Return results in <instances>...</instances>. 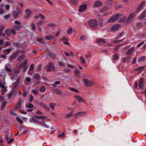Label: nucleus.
Listing matches in <instances>:
<instances>
[{"mask_svg": "<svg viewBox=\"0 0 146 146\" xmlns=\"http://www.w3.org/2000/svg\"><path fill=\"white\" fill-rule=\"evenodd\" d=\"M122 16V15L121 14L116 13L110 17L108 21L109 23L114 22Z\"/></svg>", "mask_w": 146, "mask_h": 146, "instance_id": "nucleus-1", "label": "nucleus"}, {"mask_svg": "<svg viewBox=\"0 0 146 146\" xmlns=\"http://www.w3.org/2000/svg\"><path fill=\"white\" fill-rule=\"evenodd\" d=\"M88 24L90 27L95 29L97 28L98 23L96 20L94 19H92L89 21Z\"/></svg>", "mask_w": 146, "mask_h": 146, "instance_id": "nucleus-2", "label": "nucleus"}, {"mask_svg": "<svg viewBox=\"0 0 146 146\" xmlns=\"http://www.w3.org/2000/svg\"><path fill=\"white\" fill-rule=\"evenodd\" d=\"M19 50H17L15 52L13 53L11 55L9 59V61L10 62H12L13 60L16 58L17 57L19 54Z\"/></svg>", "mask_w": 146, "mask_h": 146, "instance_id": "nucleus-3", "label": "nucleus"}, {"mask_svg": "<svg viewBox=\"0 0 146 146\" xmlns=\"http://www.w3.org/2000/svg\"><path fill=\"white\" fill-rule=\"evenodd\" d=\"M145 1H142L138 6L137 7L135 11V13H137L139 11L142 10L144 8L145 5Z\"/></svg>", "mask_w": 146, "mask_h": 146, "instance_id": "nucleus-4", "label": "nucleus"}, {"mask_svg": "<svg viewBox=\"0 0 146 146\" xmlns=\"http://www.w3.org/2000/svg\"><path fill=\"white\" fill-rule=\"evenodd\" d=\"M27 62L28 60L27 59L25 60L21 64L20 67H23V72H25L27 71Z\"/></svg>", "mask_w": 146, "mask_h": 146, "instance_id": "nucleus-5", "label": "nucleus"}, {"mask_svg": "<svg viewBox=\"0 0 146 146\" xmlns=\"http://www.w3.org/2000/svg\"><path fill=\"white\" fill-rule=\"evenodd\" d=\"M47 69L46 70L48 72H51L55 70V68L54 66V64L53 63L50 62L47 65Z\"/></svg>", "mask_w": 146, "mask_h": 146, "instance_id": "nucleus-6", "label": "nucleus"}, {"mask_svg": "<svg viewBox=\"0 0 146 146\" xmlns=\"http://www.w3.org/2000/svg\"><path fill=\"white\" fill-rule=\"evenodd\" d=\"M83 81L84 83L86 86L90 87L92 86L93 84L92 81H90L84 78Z\"/></svg>", "mask_w": 146, "mask_h": 146, "instance_id": "nucleus-7", "label": "nucleus"}, {"mask_svg": "<svg viewBox=\"0 0 146 146\" xmlns=\"http://www.w3.org/2000/svg\"><path fill=\"white\" fill-rule=\"evenodd\" d=\"M135 13H131L128 17L126 22L127 23L131 22L134 19V17L135 16Z\"/></svg>", "mask_w": 146, "mask_h": 146, "instance_id": "nucleus-8", "label": "nucleus"}, {"mask_svg": "<svg viewBox=\"0 0 146 146\" xmlns=\"http://www.w3.org/2000/svg\"><path fill=\"white\" fill-rule=\"evenodd\" d=\"M25 11L26 13V14L24 17V19H28L31 17L32 12L31 10L29 9H26Z\"/></svg>", "mask_w": 146, "mask_h": 146, "instance_id": "nucleus-9", "label": "nucleus"}, {"mask_svg": "<svg viewBox=\"0 0 146 146\" xmlns=\"http://www.w3.org/2000/svg\"><path fill=\"white\" fill-rule=\"evenodd\" d=\"M106 40L102 38H98L96 39L97 43L99 45L103 44L106 42Z\"/></svg>", "mask_w": 146, "mask_h": 146, "instance_id": "nucleus-10", "label": "nucleus"}, {"mask_svg": "<svg viewBox=\"0 0 146 146\" xmlns=\"http://www.w3.org/2000/svg\"><path fill=\"white\" fill-rule=\"evenodd\" d=\"M87 6V5L86 4H83L82 5L80 6L78 11L80 12H83L86 9Z\"/></svg>", "mask_w": 146, "mask_h": 146, "instance_id": "nucleus-11", "label": "nucleus"}, {"mask_svg": "<svg viewBox=\"0 0 146 146\" xmlns=\"http://www.w3.org/2000/svg\"><path fill=\"white\" fill-rule=\"evenodd\" d=\"M144 86V83L143 78H141L139 83V86L140 89H143Z\"/></svg>", "mask_w": 146, "mask_h": 146, "instance_id": "nucleus-12", "label": "nucleus"}, {"mask_svg": "<svg viewBox=\"0 0 146 146\" xmlns=\"http://www.w3.org/2000/svg\"><path fill=\"white\" fill-rule=\"evenodd\" d=\"M120 26L118 24H115L111 27V29L112 31H114L117 30L119 27Z\"/></svg>", "mask_w": 146, "mask_h": 146, "instance_id": "nucleus-13", "label": "nucleus"}, {"mask_svg": "<svg viewBox=\"0 0 146 146\" xmlns=\"http://www.w3.org/2000/svg\"><path fill=\"white\" fill-rule=\"evenodd\" d=\"M60 40L61 41H63V43L65 44L68 45L69 42H68V39L67 37H62L60 38Z\"/></svg>", "mask_w": 146, "mask_h": 146, "instance_id": "nucleus-14", "label": "nucleus"}, {"mask_svg": "<svg viewBox=\"0 0 146 146\" xmlns=\"http://www.w3.org/2000/svg\"><path fill=\"white\" fill-rule=\"evenodd\" d=\"M146 17V9L145 10L139 17V19H142Z\"/></svg>", "mask_w": 146, "mask_h": 146, "instance_id": "nucleus-15", "label": "nucleus"}, {"mask_svg": "<svg viewBox=\"0 0 146 146\" xmlns=\"http://www.w3.org/2000/svg\"><path fill=\"white\" fill-rule=\"evenodd\" d=\"M102 4V2L99 1H96L94 4V7H99L101 6Z\"/></svg>", "mask_w": 146, "mask_h": 146, "instance_id": "nucleus-16", "label": "nucleus"}, {"mask_svg": "<svg viewBox=\"0 0 146 146\" xmlns=\"http://www.w3.org/2000/svg\"><path fill=\"white\" fill-rule=\"evenodd\" d=\"M134 50V48L133 47H132L129 49V50L126 52V54L129 55L132 54L133 53Z\"/></svg>", "mask_w": 146, "mask_h": 146, "instance_id": "nucleus-17", "label": "nucleus"}, {"mask_svg": "<svg viewBox=\"0 0 146 146\" xmlns=\"http://www.w3.org/2000/svg\"><path fill=\"white\" fill-rule=\"evenodd\" d=\"M74 97L79 102H82L83 100H84L83 98H81L80 96H75Z\"/></svg>", "mask_w": 146, "mask_h": 146, "instance_id": "nucleus-18", "label": "nucleus"}, {"mask_svg": "<svg viewBox=\"0 0 146 146\" xmlns=\"http://www.w3.org/2000/svg\"><path fill=\"white\" fill-rule=\"evenodd\" d=\"M74 74L78 77H80V71L78 69H76L74 71Z\"/></svg>", "mask_w": 146, "mask_h": 146, "instance_id": "nucleus-19", "label": "nucleus"}, {"mask_svg": "<svg viewBox=\"0 0 146 146\" xmlns=\"http://www.w3.org/2000/svg\"><path fill=\"white\" fill-rule=\"evenodd\" d=\"M48 54L51 58L54 59H55L56 56V54L50 52H48Z\"/></svg>", "mask_w": 146, "mask_h": 146, "instance_id": "nucleus-20", "label": "nucleus"}, {"mask_svg": "<svg viewBox=\"0 0 146 146\" xmlns=\"http://www.w3.org/2000/svg\"><path fill=\"white\" fill-rule=\"evenodd\" d=\"M25 58V56L23 54L19 56L18 59L17 61L19 62H21Z\"/></svg>", "mask_w": 146, "mask_h": 146, "instance_id": "nucleus-21", "label": "nucleus"}, {"mask_svg": "<svg viewBox=\"0 0 146 146\" xmlns=\"http://www.w3.org/2000/svg\"><path fill=\"white\" fill-rule=\"evenodd\" d=\"M50 108L53 110H54V108L56 106V104L55 103H50L49 104Z\"/></svg>", "mask_w": 146, "mask_h": 146, "instance_id": "nucleus-22", "label": "nucleus"}, {"mask_svg": "<svg viewBox=\"0 0 146 146\" xmlns=\"http://www.w3.org/2000/svg\"><path fill=\"white\" fill-rule=\"evenodd\" d=\"M55 93L58 95H61L62 94V91L59 89H54Z\"/></svg>", "mask_w": 146, "mask_h": 146, "instance_id": "nucleus-23", "label": "nucleus"}, {"mask_svg": "<svg viewBox=\"0 0 146 146\" xmlns=\"http://www.w3.org/2000/svg\"><path fill=\"white\" fill-rule=\"evenodd\" d=\"M54 36L53 35L46 36L45 37L46 39L48 40H51L54 39Z\"/></svg>", "mask_w": 146, "mask_h": 146, "instance_id": "nucleus-24", "label": "nucleus"}, {"mask_svg": "<svg viewBox=\"0 0 146 146\" xmlns=\"http://www.w3.org/2000/svg\"><path fill=\"white\" fill-rule=\"evenodd\" d=\"M109 8L108 7H106L101 9L100 10V12L101 13H102L103 12L106 11Z\"/></svg>", "mask_w": 146, "mask_h": 146, "instance_id": "nucleus-25", "label": "nucleus"}, {"mask_svg": "<svg viewBox=\"0 0 146 146\" xmlns=\"http://www.w3.org/2000/svg\"><path fill=\"white\" fill-rule=\"evenodd\" d=\"M136 27L137 28H139L143 26V23L141 22H137L136 24Z\"/></svg>", "mask_w": 146, "mask_h": 146, "instance_id": "nucleus-26", "label": "nucleus"}, {"mask_svg": "<svg viewBox=\"0 0 146 146\" xmlns=\"http://www.w3.org/2000/svg\"><path fill=\"white\" fill-rule=\"evenodd\" d=\"M36 117V118L38 119H44L46 118V117L44 116H34Z\"/></svg>", "mask_w": 146, "mask_h": 146, "instance_id": "nucleus-27", "label": "nucleus"}, {"mask_svg": "<svg viewBox=\"0 0 146 146\" xmlns=\"http://www.w3.org/2000/svg\"><path fill=\"white\" fill-rule=\"evenodd\" d=\"M11 29H6L5 32L6 35L8 36H10L11 35Z\"/></svg>", "mask_w": 146, "mask_h": 146, "instance_id": "nucleus-28", "label": "nucleus"}, {"mask_svg": "<svg viewBox=\"0 0 146 146\" xmlns=\"http://www.w3.org/2000/svg\"><path fill=\"white\" fill-rule=\"evenodd\" d=\"M46 90V87L44 86H42L40 88V91L42 93H43L45 92Z\"/></svg>", "mask_w": 146, "mask_h": 146, "instance_id": "nucleus-29", "label": "nucleus"}, {"mask_svg": "<svg viewBox=\"0 0 146 146\" xmlns=\"http://www.w3.org/2000/svg\"><path fill=\"white\" fill-rule=\"evenodd\" d=\"M12 50V48H10L9 49H5L4 50L3 52L5 54V52H7V53H9L11 52Z\"/></svg>", "mask_w": 146, "mask_h": 146, "instance_id": "nucleus-30", "label": "nucleus"}, {"mask_svg": "<svg viewBox=\"0 0 146 146\" xmlns=\"http://www.w3.org/2000/svg\"><path fill=\"white\" fill-rule=\"evenodd\" d=\"M146 59V57L145 56H143L142 57H140L138 59V61L140 62L142 61H144Z\"/></svg>", "mask_w": 146, "mask_h": 146, "instance_id": "nucleus-31", "label": "nucleus"}, {"mask_svg": "<svg viewBox=\"0 0 146 146\" xmlns=\"http://www.w3.org/2000/svg\"><path fill=\"white\" fill-rule=\"evenodd\" d=\"M113 58L115 60H117L119 59L118 54H115L113 56Z\"/></svg>", "mask_w": 146, "mask_h": 146, "instance_id": "nucleus-32", "label": "nucleus"}, {"mask_svg": "<svg viewBox=\"0 0 146 146\" xmlns=\"http://www.w3.org/2000/svg\"><path fill=\"white\" fill-rule=\"evenodd\" d=\"M31 119L35 123L39 124L40 123V122L38 120H36V118L32 117L31 118Z\"/></svg>", "mask_w": 146, "mask_h": 146, "instance_id": "nucleus-33", "label": "nucleus"}, {"mask_svg": "<svg viewBox=\"0 0 146 146\" xmlns=\"http://www.w3.org/2000/svg\"><path fill=\"white\" fill-rule=\"evenodd\" d=\"M13 16L14 18H17L18 16V14L16 11H14L13 12Z\"/></svg>", "mask_w": 146, "mask_h": 146, "instance_id": "nucleus-34", "label": "nucleus"}, {"mask_svg": "<svg viewBox=\"0 0 146 146\" xmlns=\"http://www.w3.org/2000/svg\"><path fill=\"white\" fill-rule=\"evenodd\" d=\"M7 102H3L2 105L1 106V110H2L4 109V107L7 104Z\"/></svg>", "mask_w": 146, "mask_h": 146, "instance_id": "nucleus-35", "label": "nucleus"}, {"mask_svg": "<svg viewBox=\"0 0 146 146\" xmlns=\"http://www.w3.org/2000/svg\"><path fill=\"white\" fill-rule=\"evenodd\" d=\"M21 27H23L22 26H13V28L16 30L17 31H19L21 29Z\"/></svg>", "mask_w": 146, "mask_h": 146, "instance_id": "nucleus-36", "label": "nucleus"}, {"mask_svg": "<svg viewBox=\"0 0 146 146\" xmlns=\"http://www.w3.org/2000/svg\"><path fill=\"white\" fill-rule=\"evenodd\" d=\"M69 89L70 90L74 92H76L77 93H78L79 92V91L78 90L74 88L70 87L69 88Z\"/></svg>", "mask_w": 146, "mask_h": 146, "instance_id": "nucleus-37", "label": "nucleus"}, {"mask_svg": "<svg viewBox=\"0 0 146 146\" xmlns=\"http://www.w3.org/2000/svg\"><path fill=\"white\" fill-rule=\"evenodd\" d=\"M60 82L59 81H56L54 84L52 85V86L54 88H55L56 86L57 85L59 84Z\"/></svg>", "mask_w": 146, "mask_h": 146, "instance_id": "nucleus-38", "label": "nucleus"}, {"mask_svg": "<svg viewBox=\"0 0 146 146\" xmlns=\"http://www.w3.org/2000/svg\"><path fill=\"white\" fill-rule=\"evenodd\" d=\"M32 92L35 95H37L38 94V91L35 89H33L32 90Z\"/></svg>", "mask_w": 146, "mask_h": 146, "instance_id": "nucleus-39", "label": "nucleus"}, {"mask_svg": "<svg viewBox=\"0 0 146 146\" xmlns=\"http://www.w3.org/2000/svg\"><path fill=\"white\" fill-rule=\"evenodd\" d=\"M40 75L38 74H35L34 75V78L36 79H38L40 78Z\"/></svg>", "mask_w": 146, "mask_h": 146, "instance_id": "nucleus-40", "label": "nucleus"}, {"mask_svg": "<svg viewBox=\"0 0 146 146\" xmlns=\"http://www.w3.org/2000/svg\"><path fill=\"white\" fill-rule=\"evenodd\" d=\"M47 25L51 27H54L56 26V24L54 23H48Z\"/></svg>", "mask_w": 146, "mask_h": 146, "instance_id": "nucleus-41", "label": "nucleus"}, {"mask_svg": "<svg viewBox=\"0 0 146 146\" xmlns=\"http://www.w3.org/2000/svg\"><path fill=\"white\" fill-rule=\"evenodd\" d=\"M80 60L82 64H84L85 63V61L83 57H80Z\"/></svg>", "mask_w": 146, "mask_h": 146, "instance_id": "nucleus-42", "label": "nucleus"}, {"mask_svg": "<svg viewBox=\"0 0 146 146\" xmlns=\"http://www.w3.org/2000/svg\"><path fill=\"white\" fill-rule=\"evenodd\" d=\"M84 112H79L76 113L74 115L75 117H77L79 115H80L82 114H84Z\"/></svg>", "mask_w": 146, "mask_h": 146, "instance_id": "nucleus-43", "label": "nucleus"}, {"mask_svg": "<svg viewBox=\"0 0 146 146\" xmlns=\"http://www.w3.org/2000/svg\"><path fill=\"white\" fill-rule=\"evenodd\" d=\"M12 33L13 34L15 35L16 34V31L15 29H11V34Z\"/></svg>", "mask_w": 146, "mask_h": 146, "instance_id": "nucleus-44", "label": "nucleus"}, {"mask_svg": "<svg viewBox=\"0 0 146 146\" xmlns=\"http://www.w3.org/2000/svg\"><path fill=\"white\" fill-rule=\"evenodd\" d=\"M21 105L17 104V105L15 106V108L16 110L19 109L21 108Z\"/></svg>", "mask_w": 146, "mask_h": 146, "instance_id": "nucleus-45", "label": "nucleus"}, {"mask_svg": "<svg viewBox=\"0 0 146 146\" xmlns=\"http://www.w3.org/2000/svg\"><path fill=\"white\" fill-rule=\"evenodd\" d=\"M145 68L144 66H142L138 68H137L135 69V70L137 71L139 70H141L144 68Z\"/></svg>", "mask_w": 146, "mask_h": 146, "instance_id": "nucleus-46", "label": "nucleus"}, {"mask_svg": "<svg viewBox=\"0 0 146 146\" xmlns=\"http://www.w3.org/2000/svg\"><path fill=\"white\" fill-rule=\"evenodd\" d=\"M16 120L17 121L21 124H22L23 123V121L19 117H17L16 118Z\"/></svg>", "mask_w": 146, "mask_h": 146, "instance_id": "nucleus-47", "label": "nucleus"}, {"mask_svg": "<svg viewBox=\"0 0 146 146\" xmlns=\"http://www.w3.org/2000/svg\"><path fill=\"white\" fill-rule=\"evenodd\" d=\"M72 28L70 27L69 29L67 31V32L68 34H71L72 33Z\"/></svg>", "mask_w": 146, "mask_h": 146, "instance_id": "nucleus-48", "label": "nucleus"}, {"mask_svg": "<svg viewBox=\"0 0 146 146\" xmlns=\"http://www.w3.org/2000/svg\"><path fill=\"white\" fill-rule=\"evenodd\" d=\"M73 115V114L72 112H71L68 114H66V117H70L72 116Z\"/></svg>", "mask_w": 146, "mask_h": 146, "instance_id": "nucleus-49", "label": "nucleus"}, {"mask_svg": "<svg viewBox=\"0 0 146 146\" xmlns=\"http://www.w3.org/2000/svg\"><path fill=\"white\" fill-rule=\"evenodd\" d=\"M123 39L121 40H114L113 41L112 43H117L122 42Z\"/></svg>", "mask_w": 146, "mask_h": 146, "instance_id": "nucleus-50", "label": "nucleus"}, {"mask_svg": "<svg viewBox=\"0 0 146 146\" xmlns=\"http://www.w3.org/2000/svg\"><path fill=\"white\" fill-rule=\"evenodd\" d=\"M31 26L32 27V29L33 31L35 30V25L34 24L33 22L31 23Z\"/></svg>", "mask_w": 146, "mask_h": 146, "instance_id": "nucleus-51", "label": "nucleus"}, {"mask_svg": "<svg viewBox=\"0 0 146 146\" xmlns=\"http://www.w3.org/2000/svg\"><path fill=\"white\" fill-rule=\"evenodd\" d=\"M34 97L33 95H31L30 96V98L29 100V101L31 102L33 100Z\"/></svg>", "mask_w": 146, "mask_h": 146, "instance_id": "nucleus-52", "label": "nucleus"}, {"mask_svg": "<svg viewBox=\"0 0 146 146\" xmlns=\"http://www.w3.org/2000/svg\"><path fill=\"white\" fill-rule=\"evenodd\" d=\"M40 105L42 106L44 108L45 106L46 105V104L44 103L43 102H39Z\"/></svg>", "mask_w": 146, "mask_h": 146, "instance_id": "nucleus-53", "label": "nucleus"}, {"mask_svg": "<svg viewBox=\"0 0 146 146\" xmlns=\"http://www.w3.org/2000/svg\"><path fill=\"white\" fill-rule=\"evenodd\" d=\"M80 39L82 40H84L86 39V37L84 35H83L80 37Z\"/></svg>", "mask_w": 146, "mask_h": 146, "instance_id": "nucleus-54", "label": "nucleus"}, {"mask_svg": "<svg viewBox=\"0 0 146 146\" xmlns=\"http://www.w3.org/2000/svg\"><path fill=\"white\" fill-rule=\"evenodd\" d=\"M70 1L73 3L76 4L78 3V0H70Z\"/></svg>", "mask_w": 146, "mask_h": 146, "instance_id": "nucleus-55", "label": "nucleus"}, {"mask_svg": "<svg viewBox=\"0 0 146 146\" xmlns=\"http://www.w3.org/2000/svg\"><path fill=\"white\" fill-rule=\"evenodd\" d=\"M37 41H38L39 42H44V39L42 38H38V39H37Z\"/></svg>", "mask_w": 146, "mask_h": 146, "instance_id": "nucleus-56", "label": "nucleus"}, {"mask_svg": "<svg viewBox=\"0 0 146 146\" xmlns=\"http://www.w3.org/2000/svg\"><path fill=\"white\" fill-rule=\"evenodd\" d=\"M42 67V66L41 65V64L39 65L37 71H40L41 70Z\"/></svg>", "mask_w": 146, "mask_h": 146, "instance_id": "nucleus-57", "label": "nucleus"}, {"mask_svg": "<svg viewBox=\"0 0 146 146\" xmlns=\"http://www.w3.org/2000/svg\"><path fill=\"white\" fill-rule=\"evenodd\" d=\"M44 108L46 110L48 111H50V109L49 107L46 105L45 106Z\"/></svg>", "mask_w": 146, "mask_h": 146, "instance_id": "nucleus-58", "label": "nucleus"}, {"mask_svg": "<svg viewBox=\"0 0 146 146\" xmlns=\"http://www.w3.org/2000/svg\"><path fill=\"white\" fill-rule=\"evenodd\" d=\"M34 68V66L33 64H31L30 67V69L31 70H33Z\"/></svg>", "mask_w": 146, "mask_h": 146, "instance_id": "nucleus-59", "label": "nucleus"}, {"mask_svg": "<svg viewBox=\"0 0 146 146\" xmlns=\"http://www.w3.org/2000/svg\"><path fill=\"white\" fill-rule=\"evenodd\" d=\"M5 68L6 70L8 71V72H10L11 70L10 68L8 67L7 65H5Z\"/></svg>", "mask_w": 146, "mask_h": 146, "instance_id": "nucleus-60", "label": "nucleus"}, {"mask_svg": "<svg viewBox=\"0 0 146 146\" xmlns=\"http://www.w3.org/2000/svg\"><path fill=\"white\" fill-rule=\"evenodd\" d=\"M5 27L3 26H0V31H3L5 29Z\"/></svg>", "mask_w": 146, "mask_h": 146, "instance_id": "nucleus-61", "label": "nucleus"}, {"mask_svg": "<svg viewBox=\"0 0 146 146\" xmlns=\"http://www.w3.org/2000/svg\"><path fill=\"white\" fill-rule=\"evenodd\" d=\"M44 23V22L43 21H40L38 22L37 23V25L38 26H39L40 25H42Z\"/></svg>", "mask_w": 146, "mask_h": 146, "instance_id": "nucleus-62", "label": "nucleus"}, {"mask_svg": "<svg viewBox=\"0 0 146 146\" xmlns=\"http://www.w3.org/2000/svg\"><path fill=\"white\" fill-rule=\"evenodd\" d=\"M14 93V92H12L9 93L8 95V98L9 99L12 96Z\"/></svg>", "mask_w": 146, "mask_h": 146, "instance_id": "nucleus-63", "label": "nucleus"}, {"mask_svg": "<svg viewBox=\"0 0 146 146\" xmlns=\"http://www.w3.org/2000/svg\"><path fill=\"white\" fill-rule=\"evenodd\" d=\"M15 25H20L21 24V22L18 21H15Z\"/></svg>", "mask_w": 146, "mask_h": 146, "instance_id": "nucleus-64", "label": "nucleus"}]
</instances>
